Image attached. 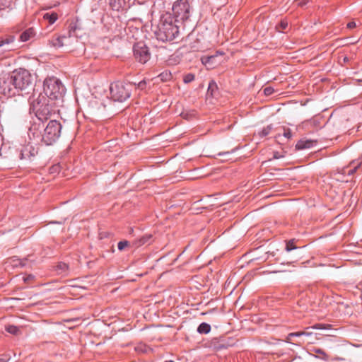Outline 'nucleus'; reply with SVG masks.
Segmentation results:
<instances>
[{
	"mask_svg": "<svg viewBox=\"0 0 362 362\" xmlns=\"http://www.w3.org/2000/svg\"><path fill=\"white\" fill-rule=\"evenodd\" d=\"M43 18L52 25L58 19V15L55 12L46 13L44 14Z\"/></svg>",
	"mask_w": 362,
	"mask_h": 362,
	"instance_id": "5701e85b",
	"label": "nucleus"
},
{
	"mask_svg": "<svg viewBox=\"0 0 362 362\" xmlns=\"http://www.w3.org/2000/svg\"><path fill=\"white\" fill-rule=\"evenodd\" d=\"M361 161L360 160H353L350 163V166L344 168L339 172V174L352 175L356 170L361 166Z\"/></svg>",
	"mask_w": 362,
	"mask_h": 362,
	"instance_id": "dca6fc26",
	"label": "nucleus"
},
{
	"mask_svg": "<svg viewBox=\"0 0 362 362\" xmlns=\"http://www.w3.org/2000/svg\"><path fill=\"white\" fill-rule=\"evenodd\" d=\"M199 44H200V40L199 39H197V43L192 45L191 47L195 50H199V49L202 48V47L201 45H199Z\"/></svg>",
	"mask_w": 362,
	"mask_h": 362,
	"instance_id": "58836bf2",
	"label": "nucleus"
},
{
	"mask_svg": "<svg viewBox=\"0 0 362 362\" xmlns=\"http://www.w3.org/2000/svg\"><path fill=\"white\" fill-rule=\"evenodd\" d=\"M274 157V158H279V157L278 156V154H275Z\"/></svg>",
	"mask_w": 362,
	"mask_h": 362,
	"instance_id": "a18cd8bd",
	"label": "nucleus"
},
{
	"mask_svg": "<svg viewBox=\"0 0 362 362\" xmlns=\"http://www.w3.org/2000/svg\"><path fill=\"white\" fill-rule=\"evenodd\" d=\"M297 247L294 245L293 240H290L286 243V250L287 252H290L292 250L296 249Z\"/></svg>",
	"mask_w": 362,
	"mask_h": 362,
	"instance_id": "72a5a7b5",
	"label": "nucleus"
},
{
	"mask_svg": "<svg viewBox=\"0 0 362 362\" xmlns=\"http://www.w3.org/2000/svg\"><path fill=\"white\" fill-rule=\"evenodd\" d=\"M173 17L178 22H184L190 16V6L187 0H176L172 6Z\"/></svg>",
	"mask_w": 362,
	"mask_h": 362,
	"instance_id": "423d86ee",
	"label": "nucleus"
},
{
	"mask_svg": "<svg viewBox=\"0 0 362 362\" xmlns=\"http://www.w3.org/2000/svg\"><path fill=\"white\" fill-rule=\"evenodd\" d=\"M70 36L59 35L54 36L51 40H49V43L51 46L55 48H59L66 45L69 43Z\"/></svg>",
	"mask_w": 362,
	"mask_h": 362,
	"instance_id": "ddd939ff",
	"label": "nucleus"
},
{
	"mask_svg": "<svg viewBox=\"0 0 362 362\" xmlns=\"http://www.w3.org/2000/svg\"><path fill=\"white\" fill-rule=\"evenodd\" d=\"M134 85L136 86V88H138L141 90H145L146 88L147 81L145 79H144V80L141 81L140 82H139L138 83H134Z\"/></svg>",
	"mask_w": 362,
	"mask_h": 362,
	"instance_id": "c756f323",
	"label": "nucleus"
},
{
	"mask_svg": "<svg viewBox=\"0 0 362 362\" xmlns=\"http://www.w3.org/2000/svg\"><path fill=\"white\" fill-rule=\"evenodd\" d=\"M176 0H156L153 4V8L156 10H160L164 13L169 12V10H172V6L173 2Z\"/></svg>",
	"mask_w": 362,
	"mask_h": 362,
	"instance_id": "f8f14e48",
	"label": "nucleus"
},
{
	"mask_svg": "<svg viewBox=\"0 0 362 362\" xmlns=\"http://www.w3.org/2000/svg\"><path fill=\"white\" fill-rule=\"evenodd\" d=\"M165 362H174V361H172V360H169V361H165Z\"/></svg>",
	"mask_w": 362,
	"mask_h": 362,
	"instance_id": "09e8293b",
	"label": "nucleus"
},
{
	"mask_svg": "<svg viewBox=\"0 0 362 362\" xmlns=\"http://www.w3.org/2000/svg\"><path fill=\"white\" fill-rule=\"evenodd\" d=\"M178 23L170 13H163L154 31L156 39L161 42L177 39L180 35Z\"/></svg>",
	"mask_w": 362,
	"mask_h": 362,
	"instance_id": "f03ea898",
	"label": "nucleus"
},
{
	"mask_svg": "<svg viewBox=\"0 0 362 362\" xmlns=\"http://www.w3.org/2000/svg\"><path fill=\"white\" fill-rule=\"evenodd\" d=\"M15 40L16 37L13 35H6L0 37V54L12 50Z\"/></svg>",
	"mask_w": 362,
	"mask_h": 362,
	"instance_id": "9b49d317",
	"label": "nucleus"
},
{
	"mask_svg": "<svg viewBox=\"0 0 362 362\" xmlns=\"http://www.w3.org/2000/svg\"><path fill=\"white\" fill-rule=\"evenodd\" d=\"M152 235L151 234H146L141 238L135 240L133 244L135 247H139L146 244H150L151 242Z\"/></svg>",
	"mask_w": 362,
	"mask_h": 362,
	"instance_id": "aec40b11",
	"label": "nucleus"
},
{
	"mask_svg": "<svg viewBox=\"0 0 362 362\" xmlns=\"http://www.w3.org/2000/svg\"><path fill=\"white\" fill-rule=\"evenodd\" d=\"M37 153V150L32 145L28 144L21 149L19 158L21 160L30 159L31 157H34Z\"/></svg>",
	"mask_w": 362,
	"mask_h": 362,
	"instance_id": "4468645a",
	"label": "nucleus"
},
{
	"mask_svg": "<svg viewBox=\"0 0 362 362\" xmlns=\"http://www.w3.org/2000/svg\"><path fill=\"white\" fill-rule=\"evenodd\" d=\"M273 128V124H269L264 127L260 132H258L259 137H264L269 135L272 132Z\"/></svg>",
	"mask_w": 362,
	"mask_h": 362,
	"instance_id": "a878e982",
	"label": "nucleus"
},
{
	"mask_svg": "<svg viewBox=\"0 0 362 362\" xmlns=\"http://www.w3.org/2000/svg\"><path fill=\"white\" fill-rule=\"evenodd\" d=\"M61 130L62 124L55 119L50 120L46 127L43 123H35L30 129L35 141L37 143L40 141L46 145H52L57 141L61 135Z\"/></svg>",
	"mask_w": 362,
	"mask_h": 362,
	"instance_id": "f257e3e1",
	"label": "nucleus"
},
{
	"mask_svg": "<svg viewBox=\"0 0 362 362\" xmlns=\"http://www.w3.org/2000/svg\"><path fill=\"white\" fill-rule=\"evenodd\" d=\"M283 136L286 139H290L292 137V133L290 129H284Z\"/></svg>",
	"mask_w": 362,
	"mask_h": 362,
	"instance_id": "e433bc0d",
	"label": "nucleus"
},
{
	"mask_svg": "<svg viewBox=\"0 0 362 362\" xmlns=\"http://www.w3.org/2000/svg\"><path fill=\"white\" fill-rule=\"evenodd\" d=\"M194 80V75L192 74H187L184 76L183 81L185 83H189Z\"/></svg>",
	"mask_w": 362,
	"mask_h": 362,
	"instance_id": "7c9ffc66",
	"label": "nucleus"
},
{
	"mask_svg": "<svg viewBox=\"0 0 362 362\" xmlns=\"http://www.w3.org/2000/svg\"><path fill=\"white\" fill-rule=\"evenodd\" d=\"M274 157V158H279V157L278 156V154H275Z\"/></svg>",
	"mask_w": 362,
	"mask_h": 362,
	"instance_id": "c03bdc74",
	"label": "nucleus"
},
{
	"mask_svg": "<svg viewBox=\"0 0 362 362\" xmlns=\"http://www.w3.org/2000/svg\"><path fill=\"white\" fill-rule=\"evenodd\" d=\"M263 91L265 95L269 96L271 95L274 92V89L271 86H268L266 87Z\"/></svg>",
	"mask_w": 362,
	"mask_h": 362,
	"instance_id": "c9c22d12",
	"label": "nucleus"
},
{
	"mask_svg": "<svg viewBox=\"0 0 362 362\" xmlns=\"http://www.w3.org/2000/svg\"><path fill=\"white\" fill-rule=\"evenodd\" d=\"M317 144V141L312 139H300L296 145L297 149L302 150L310 148Z\"/></svg>",
	"mask_w": 362,
	"mask_h": 362,
	"instance_id": "a211bd4d",
	"label": "nucleus"
},
{
	"mask_svg": "<svg viewBox=\"0 0 362 362\" xmlns=\"http://www.w3.org/2000/svg\"><path fill=\"white\" fill-rule=\"evenodd\" d=\"M279 137H281V134H278L277 136H276V139H278V138H279Z\"/></svg>",
	"mask_w": 362,
	"mask_h": 362,
	"instance_id": "de8ad7c7",
	"label": "nucleus"
},
{
	"mask_svg": "<svg viewBox=\"0 0 362 362\" xmlns=\"http://www.w3.org/2000/svg\"><path fill=\"white\" fill-rule=\"evenodd\" d=\"M109 5L115 11H123L126 9L125 0H110Z\"/></svg>",
	"mask_w": 362,
	"mask_h": 362,
	"instance_id": "f3484780",
	"label": "nucleus"
},
{
	"mask_svg": "<svg viewBox=\"0 0 362 362\" xmlns=\"http://www.w3.org/2000/svg\"><path fill=\"white\" fill-rule=\"evenodd\" d=\"M214 59H215L214 56L206 57V58L202 59V63L206 65L207 64H209L211 62V61L214 60Z\"/></svg>",
	"mask_w": 362,
	"mask_h": 362,
	"instance_id": "4c0bfd02",
	"label": "nucleus"
},
{
	"mask_svg": "<svg viewBox=\"0 0 362 362\" xmlns=\"http://www.w3.org/2000/svg\"><path fill=\"white\" fill-rule=\"evenodd\" d=\"M11 75V80L16 94L19 91L25 90L27 93L33 89V77L30 73L24 69H19L12 72Z\"/></svg>",
	"mask_w": 362,
	"mask_h": 362,
	"instance_id": "20e7f679",
	"label": "nucleus"
},
{
	"mask_svg": "<svg viewBox=\"0 0 362 362\" xmlns=\"http://www.w3.org/2000/svg\"><path fill=\"white\" fill-rule=\"evenodd\" d=\"M59 169V167L58 165H53L51 168H50V173H55L57 171H58Z\"/></svg>",
	"mask_w": 362,
	"mask_h": 362,
	"instance_id": "79ce46f5",
	"label": "nucleus"
},
{
	"mask_svg": "<svg viewBox=\"0 0 362 362\" xmlns=\"http://www.w3.org/2000/svg\"><path fill=\"white\" fill-rule=\"evenodd\" d=\"M5 329L6 332L13 335H18L21 334L20 328L13 325H6L5 327Z\"/></svg>",
	"mask_w": 362,
	"mask_h": 362,
	"instance_id": "393cba45",
	"label": "nucleus"
},
{
	"mask_svg": "<svg viewBox=\"0 0 362 362\" xmlns=\"http://www.w3.org/2000/svg\"><path fill=\"white\" fill-rule=\"evenodd\" d=\"M312 334H313L312 332H307V331L291 332L288 334L286 339V342L289 343L291 338L294 337H300L301 336L310 337Z\"/></svg>",
	"mask_w": 362,
	"mask_h": 362,
	"instance_id": "412c9836",
	"label": "nucleus"
},
{
	"mask_svg": "<svg viewBox=\"0 0 362 362\" xmlns=\"http://www.w3.org/2000/svg\"><path fill=\"white\" fill-rule=\"evenodd\" d=\"M128 245H129V242L127 240H122V241H119L118 243L117 247H118L119 250L122 251Z\"/></svg>",
	"mask_w": 362,
	"mask_h": 362,
	"instance_id": "2f4dec72",
	"label": "nucleus"
},
{
	"mask_svg": "<svg viewBox=\"0 0 362 362\" xmlns=\"http://www.w3.org/2000/svg\"><path fill=\"white\" fill-rule=\"evenodd\" d=\"M37 35V30L34 27L28 28L25 30L19 37V40L22 42H25L29 40H33L35 39Z\"/></svg>",
	"mask_w": 362,
	"mask_h": 362,
	"instance_id": "2eb2a0df",
	"label": "nucleus"
},
{
	"mask_svg": "<svg viewBox=\"0 0 362 362\" xmlns=\"http://www.w3.org/2000/svg\"><path fill=\"white\" fill-rule=\"evenodd\" d=\"M51 105H54L52 103L51 104L43 103L40 105L39 102H37V104L35 105H33V101L30 106V110L33 111V110H35V115L37 118L43 123V121L47 120L48 117L51 115Z\"/></svg>",
	"mask_w": 362,
	"mask_h": 362,
	"instance_id": "1a4fd4ad",
	"label": "nucleus"
},
{
	"mask_svg": "<svg viewBox=\"0 0 362 362\" xmlns=\"http://www.w3.org/2000/svg\"><path fill=\"white\" fill-rule=\"evenodd\" d=\"M211 331V326L206 322H202L197 327V332L206 334Z\"/></svg>",
	"mask_w": 362,
	"mask_h": 362,
	"instance_id": "b1692460",
	"label": "nucleus"
},
{
	"mask_svg": "<svg viewBox=\"0 0 362 362\" xmlns=\"http://www.w3.org/2000/svg\"><path fill=\"white\" fill-rule=\"evenodd\" d=\"M313 351L320 355L319 356H317L318 358H322L325 361H327L328 356L322 349H318V348H315V349H313Z\"/></svg>",
	"mask_w": 362,
	"mask_h": 362,
	"instance_id": "bb28decb",
	"label": "nucleus"
},
{
	"mask_svg": "<svg viewBox=\"0 0 362 362\" xmlns=\"http://www.w3.org/2000/svg\"><path fill=\"white\" fill-rule=\"evenodd\" d=\"M288 27V23L286 21H281L279 25L280 31L284 32Z\"/></svg>",
	"mask_w": 362,
	"mask_h": 362,
	"instance_id": "f704fd0d",
	"label": "nucleus"
},
{
	"mask_svg": "<svg viewBox=\"0 0 362 362\" xmlns=\"http://www.w3.org/2000/svg\"><path fill=\"white\" fill-rule=\"evenodd\" d=\"M33 262L34 260L30 255L24 259H20L16 256H13L7 259L6 265L7 267H11L12 268L26 267H30Z\"/></svg>",
	"mask_w": 362,
	"mask_h": 362,
	"instance_id": "9d476101",
	"label": "nucleus"
},
{
	"mask_svg": "<svg viewBox=\"0 0 362 362\" xmlns=\"http://www.w3.org/2000/svg\"><path fill=\"white\" fill-rule=\"evenodd\" d=\"M9 361L10 358H8L6 356L0 358V362H8Z\"/></svg>",
	"mask_w": 362,
	"mask_h": 362,
	"instance_id": "37998d69",
	"label": "nucleus"
},
{
	"mask_svg": "<svg viewBox=\"0 0 362 362\" xmlns=\"http://www.w3.org/2000/svg\"><path fill=\"white\" fill-rule=\"evenodd\" d=\"M344 62L348 61V58H347L346 57H344Z\"/></svg>",
	"mask_w": 362,
	"mask_h": 362,
	"instance_id": "49530a36",
	"label": "nucleus"
},
{
	"mask_svg": "<svg viewBox=\"0 0 362 362\" xmlns=\"http://www.w3.org/2000/svg\"><path fill=\"white\" fill-rule=\"evenodd\" d=\"M110 92L112 100L123 103L131 96V85L122 82L113 83L110 85Z\"/></svg>",
	"mask_w": 362,
	"mask_h": 362,
	"instance_id": "39448f33",
	"label": "nucleus"
},
{
	"mask_svg": "<svg viewBox=\"0 0 362 362\" xmlns=\"http://www.w3.org/2000/svg\"><path fill=\"white\" fill-rule=\"evenodd\" d=\"M34 278H35L34 275L29 274L26 277H24V281L25 282H28L29 281L34 279Z\"/></svg>",
	"mask_w": 362,
	"mask_h": 362,
	"instance_id": "a19ab883",
	"label": "nucleus"
},
{
	"mask_svg": "<svg viewBox=\"0 0 362 362\" xmlns=\"http://www.w3.org/2000/svg\"><path fill=\"white\" fill-rule=\"evenodd\" d=\"M56 271L59 274L66 275L68 274L69 265L64 262H59L56 266Z\"/></svg>",
	"mask_w": 362,
	"mask_h": 362,
	"instance_id": "4be33fe9",
	"label": "nucleus"
},
{
	"mask_svg": "<svg viewBox=\"0 0 362 362\" xmlns=\"http://www.w3.org/2000/svg\"><path fill=\"white\" fill-rule=\"evenodd\" d=\"M158 77L163 81H168L170 80L172 75L168 71H164V72H162L161 74H160L158 75Z\"/></svg>",
	"mask_w": 362,
	"mask_h": 362,
	"instance_id": "cd10ccee",
	"label": "nucleus"
},
{
	"mask_svg": "<svg viewBox=\"0 0 362 362\" xmlns=\"http://www.w3.org/2000/svg\"><path fill=\"white\" fill-rule=\"evenodd\" d=\"M0 94L8 97L16 94L10 74H4L0 76Z\"/></svg>",
	"mask_w": 362,
	"mask_h": 362,
	"instance_id": "6e6552de",
	"label": "nucleus"
},
{
	"mask_svg": "<svg viewBox=\"0 0 362 362\" xmlns=\"http://www.w3.org/2000/svg\"><path fill=\"white\" fill-rule=\"evenodd\" d=\"M218 86L214 80H211V81H210L209 86H208L206 95H207V97L210 96L211 98H216L218 96Z\"/></svg>",
	"mask_w": 362,
	"mask_h": 362,
	"instance_id": "6ab92c4d",
	"label": "nucleus"
},
{
	"mask_svg": "<svg viewBox=\"0 0 362 362\" xmlns=\"http://www.w3.org/2000/svg\"><path fill=\"white\" fill-rule=\"evenodd\" d=\"M44 93L54 105L60 106L64 101L66 88L56 77L46 78L43 85Z\"/></svg>",
	"mask_w": 362,
	"mask_h": 362,
	"instance_id": "7ed1b4c3",
	"label": "nucleus"
},
{
	"mask_svg": "<svg viewBox=\"0 0 362 362\" xmlns=\"http://www.w3.org/2000/svg\"><path fill=\"white\" fill-rule=\"evenodd\" d=\"M310 328L314 329H325L327 328V325L325 324L317 323V324H315V325H313L312 327H310ZM310 329V327L306 328V329Z\"/></svg>",
	"mask_w": 362,
	"mask_h": 362,
	"instance_id": "473e14b6",
	"label": "nucleus"
},
{
	"mask_svg": "<svg viewBox=\"0 0 362 362\" xmlns=\"http://www.w3.org/2000/svg\"><path fill=\"white\" fill-rule=\"evenodd\" d=\"M347 28L349 29H353L356 27V23L354 21H351L347 23Z\"/></svg>",
	"mask_w": 362,
	"mask_h": 362,
	"instance_id": "ea45409f",
	"label": "nucleus"
},
{
	"mask_svg": "<svg viewBox=\"0 0 362 362\" xmlns=\"http://www.w3.org/2000/svg\"><path fill=\"white\" fill-rule=\"evenodd\" d=\"M133 53L135 59L142 64H146L151 59L149 48L142 41L134 45Z\"/></svg>",
	"mask_w": 362,
	"mask_h": 362,
	"instance_id": "0eeeda50",
	"label": "nucleus"
},
{
	"mask_svg": "<svg viewBox=\"0 0 362 362\" xmlns=\"http://www.w3.org/2000/svg\"><path fill=\"white\" fill-rule=\"evenodd\" d=\"M12 1L11 0H5L4 2H0V10H4L5 8H10L11 7Z\"/></svg>",
	"mask_w": 362,
	"mask_h": 362,
	"instance_id": "c85d7f7f",
	"label": "nucleus"
}]
</instances>
